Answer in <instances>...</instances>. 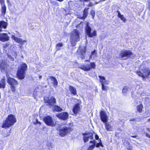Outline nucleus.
Returning <instances> with one entry per match:
<instances>
[{
  "instance_id": "1",
  "label": "nucleus",
  "mask_w": 150,
  "mask_h": 150,
  "mask_svg": "<svg viewBox=\"0 0 150 150\" xmlns=\"http://www.w3.org/2000/svg\"><path fill=\"white\" fill-rule=\"evenodd\" d=\"M16 122L17 120L15 115L10 114L3 121L1 127L2 128L6 129L13 126Z\"/></svg>"
},
{
  "instance_id": "2",
  "label": "nucleus",
  "mask_w": 150,
  "mask_h": 150,
  "mask_svg": "<svg viewBox=\"0 0 150 150\" xmlns=\"http://www.w3.org/2000/svg\"><path fill=\"white\" fill-rule=\"evenodd\" d=\"M27 69L28 66L27 64L24 62L22 63L18 68L16 74L17 78L19 80L24 79Z\"/></svg>"
},
{
  "instance_id": "3",
  "label": "nucleus",
  "mask_w": 150,
  "mask_h": 150,
  "mask_svg": "<svg viewBox=\"0 0 150 150\" xmlns=\"http://www.w3.org/2000/svg\"><path fill=\"white\" fill-rule=\"evenodd\" d=\"M7 82L10 86V91L9 90L8 93L11 91L13 93H15L17 91V87L19 85L18 81L15 79L11 77L7 78Z\"/></svg>"
},
{
  "instance_id": "4",
  "label": "nucleus",
  "mask_w": 150,
  "mask_h": 150,
  "mask_svg": "<svg viewBox=\"0 0 150 150\" xmlns=\"http://www.w3.org/2000/svg\"><path fill=\"white\" fill-rule=\"evenodd\" d=\"M135 54L129 50H124L121 51L119 55V57L122 59H126L129 58H134Z\"/></svg>"
},
{
  "instance_id": "5",
  "label": "nucleus",
  "mask_w": 150,
  "mask_h": 150,
  "mask_svg": "<svg viewBox=\"0 0 150 150\" xmlns=\"http://www.w3.org/2000/svg\"><path fill=\"white\" fill-rule=\"evenodd\" d=\"M142 72L140 71H136V74L139 76L142 77L143 79L148 78L150 75V69L146 67H144L141 69Z\"/></svg>"
},
{
  "instance_id": "6",
  "label": "nucleus",
  "mask_w": 150,
  "mask_h": 150,
  "mask_svg": "<svg viewBox=\"0 0 150 150\" xmlns=\"http://www.w3.org/2000/svg\"><path fill=\"white\" fill-rule=\"evenodd\" d=\"M73 129L71 127L64 126L59 129V133L60 136L64 137L65 136L69 134L72 131Z\"/></svg>"
},
{
  "instance_id": "7",
  "label": "nucleus",
  "mask_w": 150,
  "mask_h": 150,
  "mask_svg": "<svg viewBox=\"0 0 150 150\" xmlns=\"http://www.w3.org/2000/svg\"><path fill=\"white\" fill-rule=\"evenodd\" d=\"M91 28L89 25L88 23H87L85 27V32L89 38H93L96 36L97 35L96 31V30H94L91 33Z\"/></svg>"
},
{
  "instance_id": "8",
  "label": "nucleus",
  "mask_w": 150,
  "mask_h": 150,
  "mask_svg": "<svg viewBox=\"0 0 150 150\" xmlns=\"http://www.w3.org/2000/svg\"><path fill=\"white\" fill-rule=\"evenodd\" d=\"M99 142L96 143V141L93 139V140L90 141L89 143H92V144L90 145L87 149V150H93L95 147H98L100 146H101L102 147H104V145L102 144V142L100 139H99Z\"/></svg>"
},
{
  "instance_id": "9",
  "label": "nucleus",
  "mask_w": 150,
  "mask_h": 150,
  "mask_svg": "<svg viewBox=\"0 0 150 150\" xmlns=\"http://www.w3.org/2000/svg\"><path fill=\"white\" fill-rule=\"evenodd\" d=\"M96 65L94 62H91L86 65H83L79 67V68L84 71H88L95 68Z\"/></svg>"
},
{
  "instance_id": "10",
  "label": "nucleus",
  "mask_w": 150,
  "mask_h": 150,
  "mask_svg": "<svg viewBox=\"0 0 150 150\" xmlns=\"http://www.w3.org/2000/svg\"><path fill=\"white\" fill-rule=\"evenodd\" d=\"M43 120L47 125L52 127H54L55 125V124L53 121L52 117L49 115L44 117L43 118Z\"/></svg>"
},
{
  "instance_id": "11",
  "label": "nucleus",
  "mask_w": 150,
  "mask_h": 150,
  "mask_svg": "<svg viewBox=\"0 0 150 150\" xmlns=\"http://www.w3.org/2000/svg\"><path fill=\"white\" fill-rule=\"evenodd\" d=\"M98 77L100 78V82L101 83L102 85V89L104 91H107L108 89V87L107 86H105V84H108V83H107V81L105 80V77L102 76H98Z\"/></svg>"
},
{
  "instance_id": "12",
  "label": "nucleus",
  "mask_w": 150,
  "mask_h": 150,
  "mask_svg": "<svg viewBox=\"0 0 150 150\" xmlns=\"http://www.w3.org/2000/svg\"><path fill=\"white\" fill-rule=\"evenodd\" d=\"M82 134L83 136V140L84 143L88 142L89 140V138L91 139H93V134L92 132H88L83 133Z\"/></svg>"
},
{
  "instance_id": "13",
  "label": "nucleus",
  "mask_w": 150,
  "mask_h": 150,
  "mask_svg": "<svg viewBox=\"0 0 150 150\" xmlns=\"http://www.w3.org/2000/svg\"><path fill=\"white\" fill-rule=\"evenodd\" d=\"M77 100H78V103L74 105L72 109L73 112L75 115L77 114L81 110L80 104L81 103V101L78 99Z\"/></svg>"
},
{
  "instance_id": "14",
  "label": "nucleus",
  "mask_w": 150,
  "mask_h": 150,
  "mask_svg": "<svg viewBox=\"0 0 150 150\" xmlns=\"http://www.w3.org/2000/svg\"><path fill=\"white\" fill-rule=\"evenodd\" d=\"M0 4L1 5V14L4 16L5 14L6 11V7L5 5L4 0H0Z\"/></svg>"
},
{
  "instance_id": "15",
  "label": "nucleus",
  "mask_w": 150,
  "mask_h": 150,
  "mask_svg": "<svg viewBox=\"0 0 150 150\" xmlns=\"http://www.w3.org/2000/svg\"><path fill=\"white\" fill-rule=\"evenodd\" d=\"M86 50V47L85 46L83 48H80L77 51V52H78V54L81 56V59H85Z\"/></svg>"
},
{
  "instance_id": "16",
  "label": "nucleus",
  "mask_w": 150,
  "mask_h": 150,
  "mask_svg": "<svg viewBox=\"0 0 150 150\" xmlns=\"http://www.w3.org/2000/svg\"><path fill=\"white\" fill-rule=\"evenodd\" d=\"M100 116L101 121L103 123L108 122V117L105 111H100Z\"/></svg>"
},
{
  "instance_id": "17",
  "label": "nucleus",
  "mask_w": 150,
  "mask_h": 150,
  "mask_svg": "<svg viewBox=\"0 0 150 150\" xmlns=\"http://www.w3.org/2000/svg\"><path fill=\"white\" fill-rule=\"evenodd\" d=\"M45 102L47 103V105L51 108L53 106L56 102L55 98L52 96L50 98H48V99L45 101Z\"/></svg>"
},
{
  "instance_id": "18",
  "label": "nucleus",
  "mask_w": 150,
  "mask_h": 150,
  "mask_svg": "<svg viewBox=\"0 0 150 150\" xmlns=\"http://www.w3.org/2000/svg\"><path fill=\"white\" fill-rule=\"evenodd\" d=\"M10 37L6 33H0V41L2 42L7 41L9 40Z\"/></svg>"
},
{
  "instance_id": "19",
  "label": "nucleus",
  "mask_w": 150,
  "mask_h": 150,
  "mask_svg": "<svg viewBox=\"0 0 150 150\" xmlns=\"http://www.w3.org/2000/svg\"><path fill=\"white\" fill-rule=\"evenodd\" d=\"M11 38L16 42L21 44L22 45H24L25 42H27V41L26 40H23L21 38H18L15 36L14 35H12Z\"/></svg>"
},
{
  "instance_id": "20",
  "label": "nucleus",
  "mask_w": 150,
  "mask_h": 150,
  "mask_svg": "<svg viewBox=\"0 0 150 150\" xmlns=\"http://www.w3.org/2000/svg\"><path fill=\"white\" fill-rule=\"evenodd\" d=\"M73 35L74 40L76 42L79 41L80 40V32L77 29H74L73 30Z\"/></svg>"
},
{
  "instance_id": "21",
  "label": "nucleus",
  "mask_w": 150,
  "mask_h": 150,
  "mask_svg": "<svg viewBox=\"0 0 150 150\" xmlns=\"http://www.w3.org/2000/svg\"><path fill=\"white\" fill-rule=\"evenodd\" d=\"M57 116L61 119L66 120L68 118V115L67 112H64L57 114Z\"/></svg>"
},
{
  "instance_id": "22",
  "label": "nucleus",
  "mask_w": 150,
  "mask_h": 150,
  "mask_svg": "<svg viewBox=\"0 0 150 150\" xmlns=\"http://www.w3.org/2000/svg\"><path fill=\"white\" fill-rule=\"evenodd\" d=\"M89 9V8H85L83 11V16H79L78 17L81 20H84L87 16L88 12V10Z\"/></svg>"
},
{
  "instance_id": "23",
  "label": "nucleus",
  "mask_w": 150,
  "mask_h": 150,
  "mask_svg": "<svg viewBox=\"0 0 150 150\" xmlns=\"http://www.w3.org/2000/svg\"><path fill=\"white\" fill-rule=\"evenodd\" d=\"M8 23L7 22L1 20L0 21V32L3 31L2 29H6L7 27Z\"/></svg>"
},
{
  "instance_id": "24",
  "label": "nucleus",
  "mask_w": 150,
  "mask_h": 150,
  "mask_svg": "<svg viewBox=\"0 0 150 150\" xmlns=\"http://www.w3.org/2000/svg\"><path fill=\"white\" fill-rule=\"evenodd\" d=\"M49 79H50L53 82V84L54 87L56 88L58 85V83L57 80L55 77L50 76L49 77Z\"/></svg>"
},
{
  "instance_id": "25",
  "label": "nucleus",
  "mask_w": 150,
  "mask_h": 150,
  "mask_svg": "<svg viewBox=\"0 0 150 150\" xmlns=\"http://www.w3.org/2000/svg\"><path fill=\"white\" fill-rule=\"evenodd\" d=\"M8 66V64L6 62L2 61L0 62V69L1 71H5L6 69Z\"/></svg>"
},
{
  "instance_id": "26",
  "label": "nucleus",
  "mask_w": 150,
  "mask_h": 150,
  "mask_svg": "<svg viewBox=\"0 0 150 150\" xmlns=\"http://www.w3.org/2000/svg\"><path fill=\"white\" fill-rule=\"evenodd\" d=\"M69 90L72 94L74 96L77 95V91L76 88L71 86H69Z\"/></svg>"
},
{
  "instance_id": "27",
  "label": "nucleus",
  "mask_w": 150,
  "mask_h": 150,
  "mask_svg": "<svg viewBox=\"0 0 150 150\" xmlns=\"http://www.w3.org/2000/svg\"><path fill=\"white\" fill-rule=\"evenodd\" d=\"M105 128L107 131H112V126L107 122H104Z\"/></svg>"
},
{
  "instance_id": "28",
  "label": "nucleus",
  "mask_w": 150,
  "mask_h": 150,
  "mask_svg": "<svg viewBox=\"0 0 150 150\" xmlns=\"http://www.w3.org/2000/svg\"><path fill=\"white\" fill-rule=\"evenodd\" d=\"M6 80L4 77L1 79L0 81V88H4L6 87Z\"/></svg>"
},
{
  "instance_id": "29",
  "label": "nucleus",
  "mask_w": 150,
  "mask_h": 150,
  "mask_svg": "<svg viewBox=\"0 0 150 150\" xmlns=\"http://www.w3.org/2000/svg\"><path fill=\"white\" fill-rule=\"evenodd\" d=\"M143 106L142 104H140L136 107L137 111L136 112H138L139 113H142V112Z\"/></svg>"
},
{
  "instance_id": "30",
  "label": "nucleus",
  "mask_w": 150,
  "mask_h": 150,
  "mask_svg": "<svg viewBox=\"0 0 150 150\" xmlns=\"http://www.w3.org/2000/svg\"><path fill=\"white\" fill-rule=\"evenodd\" d=\"M117 12L118 13L117 15V17L120 18V19L124 22H125L126 21V20L125 18L124 17L123 15H121L120 13V11L118 10H117Z\"/></svg>"
},
{
  "instance_id": "31",
  "label": "nucleus",
  "mask_w": 150,
  "mask_h": 150,
  "mask_svg": "<svg viewBox=\"0 0 150 150\" xmlns=\"http://www.w3.org/2000/svg\"><path fill=\"white\" fill-rule=\"evenodd\" d=\"M62 110V109L57 105H55L53 107V111L54 112H61Z\"/></svg>"
},
{
  "instance_id": "32",
  "label": "nucleus",
  "mask_w": 150,
  "mask_h": 150,
  "mask_svg": "<svg viewBox=\"0 0 150 150\" xmlns=\"http://www.w3.org/2000/svg\"><path fill=\"white\" fill-rule=\"evenodd\" d=\"M63 45V44L62 43H58L56 44V48L57 50H59L60 49V47H62Z\"/></svg>"
},
{
  "instance_id": "33",
  "label": "nucleus",
  "mask_w": 150,
  "mask_h": 150,
  "mask_svg": "<svg viewBox=\"0 0 150 150\" xmlns=\"http://www.w3.org/2000/svg\"><path fill=\"white\" fill-rule=\"evenodd\" d=\"M128 87L126 86H125L123 88L122 90V93L123 94H126L128 91Z\"/></svg>"
},
{
  "instance_id": "34",
  "label": "nucleus",
  "mask_w": 150,
  "mask_h": 150,
  "mask_svg": "<svg viewBox=\"0 0 150 150\" xmlns=\"http://www.w3.org/2000/svg\"><path fill=\"white\" fill-rule=\"evenodd\" d=\"M90 14L92 16L93 19H94L95 16V11L94 10H92L90 11Z\"/></svg>"
},
{
  "instance_id": "35",
  "label": "nucleus",
  "mask_w": 150,
  "mask_h": 150,
  "mask_svg": "<svg viewBox=\"0 0 150 150\" xmlns=\"http://www.w3.org/2000/svg\"><path fill=\"white\" fill-rule=\"evenodd\" d=\"M91 54L93 56L96 57L97 56V52L95 50H94L91 53Z\"/></svg>"
},
{
  "instance_id": "36",
  "label": "nucleus",
  "mask_w": 150,
  "mask_h": 150,
  "mask_svg": "<svg viewBox=\"0 0 150 150\" xmlns=\"http://www.w3.org/2000/svg\"><path fill=\"white\" fill-rule=\"evenodd\" d=\"M36 122H33L34 124L35 125L37 124H38L40 125H41V122L38 121L37 119H36Z\"/></svg>"
},
{
  "instance_id": "37",
  "label": "nucleus",
  "mask_w": 150,
  "mask_h": 150,
  "mask_svg": "<svg viewBox=\"0 0 150 150\" xmlns=\"http://www.w3.org/2000/svg\"><path fill=\"white\" fill-rule=\"evenodd\" d=\"M6 2L8 6L10 7L12 6V4L9 0H6Z\"/></svg>"
},
{
  "instance_id": "38",
  "label": "nucleus",
  "mask_w": 150,
  "mask_h": 150,
  "mask_svg": "<svg viewBox=\"0 0 150 150\" xmlns=\"http://www.w3.org/2000/svg\"><path fill=\"white\" fill-rule=\"evenodd\" d=\"M9 45V44L8 43H6L5 45H4L3 46L5 48H6V47H8Z\"/></svg>"
},
{
  "instance_id": "39",
  "label": "nucleus",
  "mask_w": 150,
  "mask_h": 150,
  "mask_svg": "<svg viewBox=\"0 0 150 150\" xmlns=\"http://www.w3.org/2000/svg\"><path fill=\"white\" fill-rule=\"evenodd\" d=\"M95 138L96 140H98L99 139V136L96 134L95 135Z\"/></svg>"
},
{
  "instance_id": "40",
  "label": "nucleus",
  "mask_w": 150,
  "mask_h": 150,
  "mask_svg": "<svg viewBox=\"0 0 150 150\" xmlns=\"http://www.w3.org/2000/svg\"><path fill=\"white\" fill-rule=\"evenodd\" d=\"M71 44L72 45L74 46L76 44V43L72 41H71Z\"/></svg>"
},
{
  "instance_id": "41",
  "label": "nucleus",
  "mask_w": 150,
  "mask_h": 150,
  "mask_svg": "<svg viewBox=\"0 0 150 150\" xmlns=\"http://www.w3.org/2000/svg\"><path fill=\"white\" fill-rule=\"evenodd\" d=\"M93 6V4L91 2H90L88 5V6L91 7Z\"/></svg>"
},
{
  "instance_id": "42",
  "label": "nucleus",
  "mask_w": 150,
  "mask_h": 150,
  "mask_svg": "<svg viewBox=\"0 0 150 150\" xmlns=\"http://www.w3.org/2000/svg\"><path fill=\"white\" fill-rule=\"evenodd\" d=\"M146 136L148 138H150V134H149L147 133H146Z\"/></svg>"
},
{
  "instance_id": "43",
  "label": "nucleus",
  "mask_w": 150,
  "mask_h": 150,
  "mask_svg": "<svg viewBox=\"0 0 150 150\" xmlns=\"http://www.w3.org/2000/svg\"><path fill=\"white\" fill-rule=\"evenodd\" d=\"M132 138H136L137 137H138V136L137 135H132V136H130Z\"/></svg>"
},
{
  "instance_id": "44",
  "label": "nucleus",
  "mask_w": 150,
  "mask_h": 150,
  "mask_svg": "<svg viewBox=\"0 0 150 150\" xmlns=\"http://www.w3.org/2000/svg\"><path fill=\"white\" fill-rule=\"evenodd\" d=\"M80 1H85V2H89V1L91 0H79Z\"/></svg>"
},
{
  "instance_id": "45",
  "label": "nucleus",
  "mask_w": 150,
  "mask_h": 150,
  "mask_svg": "<svg viewBox=\"0 0 150 150\" xmlns=\"http://www.w3.org/2000/svg\"><path fill=\"white\" fill-rule=\"evenodd\" d=\"M129 148H127V149L128 150H132V147L131 146H129Z\"/></svg>"
},
{
  "instance_id": "46",
  "label": "nucleus",
  "mask_w": 150,
  "mask_h": 150,
  "mask_svg": "<svg viewBox=\"0 0 150 150\" xmlns=\"http://www.w3.org/2000/svg\"><path fill=\"white\" fill-rule=\"evenodd\" d=\"M135 119H134V118H131V119L129 121H135Z\"/></svg>"
},
{
  "instance_id": "47",
  "label": "nucleus",
  "mask_w": 150,
  "mask_h": 150,
  "mask_svg": "<svg viewBox=\"0 0 150 150\" xmlns=\"http://www.w3.org/2000/svg\"><path fill=\"white\" fill-rule=\"evenodd\" d=\"M93 55H92L91 54V55H90V56H89V59H91V58H92V57L93 56Z\"/></svg>"
},
{
  "instance_id": "48",
  "label": "nucleus",
  "mask_w": 150,
  "mask_h": 150,
  "mask_svg": "<svg viewBox=\"0 0 150 150\" xmlns=\"http://www.w3.org/2000/svg\"><path fill=\"white\" fill-rule=\"evenodd\" d=\"M39 77L40 79H41L42 78V76L41 75H39Z\"/></svg>"
},
{
  "instance_id": "49",
  "label": "nucleus",
  "mask_w": 150,
  "mask_h": 150,
  "mask_svg": "<svg viewBox=\"0 0 150 150\" xmlns=\"http://www.w3.org/2000/svg\"><path fill=\"white\" fill-rule=\"evenodd\" d=\"M147 121L148 122H150V118L147 120Z\"/></svg>"
},
{
  "instance_id": "50",
  "label": "nucleus",
  "mask_w": 150,
  "mask_h": 150,
  "mask_svg": "<svg viewBox=\"0 0 150 150\" xmlns=\"http://www.w3.org/2000/svg\"><path fill=\"white\" fill-rule=\"evenodd\" d=\"M85 62H89V61L88 60H86L85 61Z\"/></svg>"
},
{
  "instance_id": "51",
  "label": "nucleus",
  "mask_w": 150,
  "mask_h": 150,
  "mask_svg": "<svg viewBox=\"0 0 150 150\" xmlns=\"http://www.w3.org/2000/svg\"><path fill=\"white\" fill-rule=\"evenodd\" d=\"M78 59H79V57H78Z\"/></svg>"
}]
</instances>
